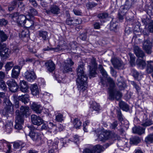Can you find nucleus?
I'll list each match as a JSON object with an SVG mask.
<instances>
[{
	"label": "nucleus",
	"instance_id": "obj_54",
	"mask_svg": "<svg viewBox=\"0 0 153 153\" xmlns=\"http://www.w3.org/2000/svg\"><path fill=\"white\" fill-rule=\"evenodd\" d=\"M98 137V139L100 141H105L106 140L103 132L100 134Z\"/></svg>",
	"mask_w": 153,
	"mask_h": 153
},
{
	"label": "nucleus",
	"instance_id": "obj_21",
	"mask_svg": "<svg viewBox=\"0 0 153 153\" xmlns=\"http://www.w3.org/2000/svg\"><path fill=\"white\" fill-rule=\"evenodd\" d=\"M20 70V68L19 66H14L12 71V77L13 78H17L19 74Z\"/></svg>",
	"mask_w": 153,
	"mask_h": 153
},
{
	"label": "nucleus",
	"instance_id": "obj_42",
	"mask_svg": "<svg viewBox=\"0 0 153 153\" xmlns=\"http://www.w3.org/2000/svg\"><path fill=\"white\" fill-rule=\"evenodd\" d=\"M118 27V25L116 24V22H114L112 21L110 23V28L111 30H115L117 29Z\"/></svg>",
	"mask_w": 153,
	"mask_h": 153
},
{
	"label": "nucleus",
	"instance_id": "obj_45",
	"mask_svg": "<svg viewBox=\"0 0 153 153\" xmlns=\"http://www.w3.org/2000/svg\"><path fill=\"white\" fill-rule=\"evenodd\" d=\"M25 145V143H23L21 141H19V142L15 143L13 144V146L14 148L17 149L19 148L20 147H23Z\"/></svg>",
	"mask_w": 153,
	"mask_h": 153
},
{
	"label": "nucleus",
	"instance_id": "obj_43",
	"mask_svg": "<svg viewBox=\"0 0 153 153\" xmlns=\"http://www.w3.org/2000/svg\"><path fill=\"white\" fill-rule=\"evenodd\" d=\"M130 57V63L131 66L135 65V57L133 54L131 53L129 54Z\"/></svg>",
	"mask_w": 153,
	"mask_h": 153
},
{
	"label": "nucleus",
	"instance_id": "obj_58",
	"mask_svg": "<svg viewBox=\"0 0 153 153\" xmlns=\"http://www.w3.org/2000/svg\"><path fill=\"white\" fill-rule=\"evenodd\" d=\"M82 22V20L80 18L74 19L73 25L81 24Z\"/></svg>",
	"mask_w": 153,
	"mask_h": 153
},
{
	"label": "nucleus",
	"instance_id": "obj_6",
	"mask_svg": "<svg viewBox=\"0 0 153 153\" xmlns=\"http://www.w3.org/2000/svg\"><path fill=\"white\" fill-rule=\"evenodd\" d=\"M28 127L30 130L29 136L34 141H38L41 140L40 134L37 132L32 131L36 130V128L32 125L28 126Z\"/></svg>",
	"mask_w": 153,
	"mask_h": 153
},
{
	"label": "nucleus",
	"instance_id": "obj_36",
	"mask_svg": "<svg viewBox=\"0 0 153 153\" xmlns=\"http://www.w3.org/2000/svg\"><path fill=\"white\" fill-rule=\"evenodd\" d=\"M145 142L147 144L152 143L153 142V134H150L148 135L145 138Z\"/></svg>",
	"mask_w": 153,
	"mask_h": 153
},
{
	"label": "nucleus",
	"instance_id": "obj_20",
	"mask_svg": "<svg viewBox=\"0 0 153 153\" xmlns=\"http://www.w3.org/2000/svg\"><path fill=\"white\" fill-rule=\"evenodd\" d=\"M145 128L140 126H135L132 128L134 133L141 135L145 133Z\"/></svg>",
	"mask_w": 153,
	"mask_h": 153
},
{
	"label": "nucleus",
	"instance_id": "obj_53",
	"mask_svg": "<svg viewBox=\"0 0 153 153\" xmlns=\"http://www.w3.org/2000/svg\"><path fill=\"white\" fill-rule=\"evenodd\" d=\"M97 5V4L94 2H89L86 4V6L88 9H91Z\"/></svg>",
	"mask_w": 153,
	"mask_h": 153
},
{
	"label": "nucleus",
	"instance_id": "obj_44",
	"mask_svg": "<svg viewBox=\"0 0 153 153\" xmlns=\"http://www.w3.org/2000/svg\"><path fill=\"white\" fill-rule=\"evenodd\" d=\"M117 115L118 119L121 122L123 120V115L120 110H117Z\"/></svg>",
	"mask_w": 153,
	"mask_h": 153
},
{
	"label": "nucleus",
	"instance_id": "obj_2",
	"mask_svg": "<svg viewBox=\"0 0 153 153\" xmlns=\"http://www.w3.org/2000/svg\"><path fill=\"white\" fill-rule=\"evenodd\" d=\"M107 80L110 85L108 88V99L111 100H113L115 99L117 100H119L122 97V94L114 88L115 85L114 81L110 77L108 78Z\"/></svg>",
	"mask_w": 153,
	"mask_h": 153
},
{
	"label": "nucleus",
	"instance_id": "obj_13",
	"mask_svg": "<svg viewBox=\"0 0 153 153\" xmlns=\"http://www.w3.org/2000/svg\"><path fill=\"white\" fill-rule=\"evenodd\" d=\"M152 43L148 39L145 41L143 43V48L148 54L152 53Z\"/></svg>",
	"mask_w": 153,
	"mask_h": 153
},
{
	"label": "nucleus",
	"instance_id": "obj_63",
	"mask_svg": "<svg viewBox=\"0 0 153 153\" xmlns=\"http://www.w3.org/2000/svg\"><path fill=\"white\" fill-rule=\"evenodd\" d=\"M118 125V122L117 121H115L113 123H111L110 126V127L112 129L115 128Z\"/></svg>",
	"mask_w": 153,
	"mask_h": 153
},
{
	"label": "nucleus",
	"instance_id": "obj_23",
	"mask_svg": "<svg viewBox=\"0 0 153 153\" xmlns=\"http://www.w3.org/2000/svg\"><path fill=\"white\" fill-rule=\"evenodd\" d=\"M47 69L50 72L53 71L55 68V65L52 61L49 60L45 63Z\"/></svg>",
	"mask_w": 153,
	"mask_h": 153
},
{
	"label": "nucleus",
	"instance_id": "obj_35",
	"mask_svg": "<svg viewBox=\"0 0 153 153\" xmlns=\"http://www.w3.org/2000/svg\"><path fill=\"white\" fill-rule=\"evenodd\" d=\"M152 124V121L151 120L146 119L143 120L141 125L143 127H146L151 126Z\"/></svg>",
	"mask_w": 153,
	"mask_h": 153
},
{
	"label": "nucleus",
	"instance_id": "obj_17",
	"mask_svg": "<svg viewBox=\"0 0 153 153\" xmlns=\"http://www.w3.org/2000/svg\"><path fill=\"white\" fill-rule=\"evenodd\" d=\"M20 90L22 92L26 93L28 91V86L27 82L24 80H20L19 83Z\"/></svg>",
	"mask_w": 153,
	"mask_h": 153
},
{
	"label": "nucleus",
	"instance_id": "obj_31",
	"mask_svg": "<svg viewBox=\"0 0 153 153\" xmlns=\"http://www.w3.org/2000/svg\"><path fill=\"white\" fill-rule=\"evenodd\" d=\"M13 126V124L12 123H9L6 124L4 129L7 133H10L12 131Z\"/></svg>",
	"mask_w": 153,
	"mask_h": 153
},
{
	"label": "nucleus",
	"instance_id": "obj_10",
	"mask_svg": "<svg viewBox=\"0 0 153 153\" xmlns=\"http://www.w3.org/2000/svg\"><path fill=\"white\" fill-rule=\"evenodd\" d=\"M19 111V116L23 119L25 116L27 117L30 114V109L28 106H22L20 108V111Z\"/></svg>",
	"mask_w": 153,
	"mask_h": 153
},
{
	"label": "nucleus",
	"instance_id": "obj_30",
	"mask_svg": "<svg viewBox=\"0 0 153 153\" xmlns=\"http://www.w3.org/2000/svg\"><path fill=\"white\" fill-rule=\"evenodd\" d=\"M136 64L138 67L141 69L144 68L146 65L145 61L139 59H137Z\"/></svg>",
	"mask_w": 153,
	"mask_h": 153
},
{
	"label": "nucleus",
	"instance_id": "obj_15",
	"mask_svg": "<svg viewBox=\"0 0 153 153\" xmlns=\"http://www.w3.org/2000/svg\"><path fill=\"white\" fill-rule=\"evenodd\" d=\"M25 76L28 81L32 82L36 78V76L33 71H27L25 73Z\"/></svg>",
	"mask_w": 153,
	"mask_h": 153
},
{
	"label": "nucleus",
	"instance_id": "obj_39",
	"mask_svg": "<svg viewBox=\"0 0 153 153\" xmlns=\"http://www.w3.org/2000/svg\"><path fill=\"white\" fill-rule=\"evenodd\" d=\"M109 16L108 14L106 12H103L99 13L97 17L100 19H105L107 18Z\"/></svg>",
	"mask_w": 153,
	"mask_h": 153
},
{
	"label": "nucleus",
	"instance_id": "obj_52",
	"mask_svg": "<svg viewBox=\"0 0 153 153\" xmlns=\"http://www.w3.org/2000/svg\"><path fill=\"white\" fill-rule=\"evenodd\" d=\"M26 25L28 27H31L34 25L33 21L27 18H26Z\"/></svg>",
	"mask_w": 153,
	"mask_h": 153
},
{
	"label": "nucleus",
	"instance_id": "obj_62",
	"mask_svg": "<svg viewBox=\"0 0 153 153\" xmlns=\"http://www.w3.org/2000/svg\"><path fill=\"white\" fill-rule=\"evenodd\" d=\"M131 84L134 86V87L136 89L137 91H138L140 90V87L134 81H132L131 82Z\"/></svg>",
	"mask_w": 153,
	"mask_h": 153
},
{
	"label": "nucleus",
	"instance_id": "obj_26",
	"mask_svg": "<svg viewBox=\"0 0 153 153\" xmlns=\"http://www.w3.org/2000/svg\"><path fill=\"white\" fill-rule=\"evenodd\" d=\"M140 139L139 137L134 136L130 139V143L133 145H137L140 141Z\"/></svg>",
	"mask_w": 153,
	"mask_h": 153
},
{
	"label": "nucleus",
	"instance_id": "obj_19",
	"mask_svg": "<svg viewBox=\"0 0 153 153\" xmlns=\"http://www.w3.org/2000/svg\"><path fill=\"white\" fill-rule=\"evenodd\" d=\"M134 51V53L138 57L143 58L145 56L144 52L138 46H135Z\"/></svg>",
	"mask_w": 153,
	"mask_h": 153
},
{
	"label": "nucleus",
	"instance_id": "obj_59",
	"mask_svg": "<svg viewBox=\"0 0 153 153\" xmlns=\"http://www.w3.org/2000/svg\"><path fill=\"white\" fill-rule=\"evenodd\" d=\"M29 10L30 11V13L32 15H36L37 14V12L36 10L32 7H30Z\"/></svg>",
	"mask_w": 153,
	"mask_h": 153
},
{
	"label": "nucleus",
	"instance_id": "obj_64",
	"mask_svg": "<svg viewBox=\"0 0 153 153\" xmlns=\"http://www.w3.org/2000/svg\"><path fill=\"white\" fill-rule=\"evenodd\" d=\"M49 129V127H48V126L45 124H43L42 125L41 128H40L41 130H48Z\"/></svg>",
	"mask_w": 153,
	"mask_h": 153
},
{
	"label": "nucleus",
	"instance_id": "obj_51",
	"mask_svg": "<svg viewBox=\"0 0 153 153\" xmlns=\"http://www.w3.org/2000/svg\"><path fill=\"white\" fill-rule=\"evenodd\" d=\"M74 19L73 18L71 17L67 18L66 21V24L70 25H73Z\"/></svg>",
	"mask_w": 153,
	"mask_h": 153
},
{
	"label": "nucleus",
	"instance_id": "obj_61",
	"mask_svg": "<svg viewBox=\"0 0 153 153\" xmlns=\"http://www.w3.org/2000/svg\"><path fill=\"white\" fill-rule=\"evenodd\" d=\"M91 66H90L91 67V68H97V65L96 62V61L95 59H93L91 60Z\"/></svg>",
	"mask_w": 153,
	"mask_h": 153
},
{
	"label": "nucleus",
	"instance_id": "obj_24",
	"mask_svg": "<svg viewBox=\"0 0 153 153\" xmlns=\"http://www.w3.org/2000/svg\"><path fill=\"white\" fill-rule=\"evenodd\" d=\"M5 48L4 50L0 51V56L3 59H6L8 57L10 54V51L8 48Z\"/></svg>",
	"mask_w": 153,
	"mask_h": 153
},
{
	"label": "nucleus",
	"instance_id": "obj_33",
	"mask_svg": "<svg viewBox=\"0 0 153 153\" xmlns=\"http://www.w3.org/2000/svg\"><path fill=\"white\" fill-rule=\"evenodd\" d=\"M95 153H100L103 151L104 148L100 145H97L92 148Z\"/></svg>",
	"mask_w": 153,
	"mask_h": 153
},
{
	"label": "nucleus",
	"instance_id": "obj_55",
	"mask_svg": "<svg viewBox=\"0 0 153 153\" xmlns=\"http://www.w3.org/2000/svg\"><path fill=\"white\" fill-rule=\"evenodd\" d=\"M48 127H49V129H52L53 128L55 130V133H56V127L55 125H54L53 123L50 122L48 124Z\"/></svg>",
	"mask_w": 153,
	"mask_h": 153
},
{
	"label": "nucleus",
	"instance_id": "obj_18",
	"mask_svg": "<svg viewBox=\"0 0 153 153\" xmlns=\"http://www.w3.org/2000/svg\"><path fill=\"white\" fill-rule=\"evenodd\" d=\"M111 62L114 67L117 68L119 69L122 67L123 64L122 61L117 58H114L111 60Z\"/></svg>",
	"mask_w": 153,
	"mask_h": 153
},
{
	"label": "nucleus",
	"instance_id": "obj_40",
	"mask_svg": "<svg viewBox=\"0 0 153 153\" xmlns=\"http://www.w3.org/2000/svg\"><path fill=\"white\" fill-rule=\"evenodd\" d=\"M73 124L74 127L76 128H79L81 126L82 123L78 118H76L74 121Z\"/></svg>",
	"mask_w": 153,
	"mask_h": 153
},
{
	"label": "nucleus",
	"instance_id": "obj_41",
	"mask_svg": "<svg viewBox=\"0 0 153 153\" xmlns=\"http://www.w3.org/2000/svg\"><path fill=\"white\" fill-rule=\"evenodd\" d=\"M0 88L2 90L6 91L7 90V87L4 82L3 80H0Z\"/></svg>",
	"mask_w": 153,
	"mask_h": 153
},
{
	"label": "nucleus",
	"instance_id": "obj_22",
	"mask_svg": "<svg viewBox=\"0 0 153 153\" xmlns=\"http://www.w3.org/2000/svg\"><path fill=\"white\" fill-rule=\"evenodd\" d=\"M31 108L36 113L40 114L42 112V107L40 105L35 102H33L31 106Z\"/></svg>",
	"mask_w": 153,
	"mask_h": 153
},
{
	"label": "nucleus",
	"instance_id": "obj_11",
	"mask_svg": "<svg viewBox=\"0 0 153 153\" xmlns=\"http://www.w3.org/2000/svg\"><path fill=\"white\" fill-rule=\"evenodd\" d=\"M31 118V122L34 125L39 126L43 123L44 120L39 116L32 114Z\"/></svg>",
	"mask_w": 153,
	"mask_h": 153
},
{
	"label": "nucleus",
	"instance_id": "obj_34",
	"mask_svg": "<svg viewBox=\"0 0 153 153\" xmlns=\"http://www.w3.org/2000/svg\"><path fill=\"white\" fill-rule=\"evenodd\" d=\"M120 107L123 111H128L129 110L128 105L125 102L121 101L119 103Z\"/></svg>",
	"mask_w": 153,
	"mask_h": 153
},
{
	"label": "nucleus",
	"instance_id": "obj_7",
	"mask_svg": "<svg viewBox=\"0 0 153 153\" xmlns=\"http://www.w3.org/2000/svg\"><path fill=\"white\" fill-rule=\"evenodd\" d=\"M74 64V62L70 58H68L64 62L62 70L64 73H67L72 71L71 66Z\"/></svg>",
	"mask_w": 153,
	"mask_h": 153
},
{
	"label": "nucleus",
	"instance_id": "obj_37",
	"mask_svg": "<svg viewBox=\"0 0 153 153\" xmlns=\"http://www.w3.org/2000/svg\"><path fill=\"white\" fill-rule=\"evenodd\" d=\"M0 143H2L3 146H6L7 147V149L6 153H9L11 149V146L9 144L8 142L4 140H1L0 141Z\"/></svg>",
	"mask_w": 153,
	"mask_h": 153
},
{
	"label": "nucleus",
	"instance_id": "obj_57",
	"mask_svg": "<svg viewBox=\"0 0 153 153\" xmlns=\"http://www.w3.org/2000/svg\"><path fill=\"white\" fill-rule=\"evenodd\" d=\"M120 10V13H119L118 14V18L119 20L121 22H122V20L123 19V15H124L126 13H125L124 14H123V10H122L121 8Z\"/></svg>",
	"mask_w": 153,
	"mask_h": 153
},
{
	"label": "nucleus",
	"instance_id": "obj_3",
	"mask_svg": "<svg viewBox=\"0 0 153 153\" xmlns=\"http://www.w3.org/2000/svg\"><path fill=\"white\" fill-rule=\"evenodd\" d=\"M9 17L11 18L12 21L18 25H24L26 23L27 17L23 15H19L17 12L10 14Z\"/></svg>",
	"mask_w": 153,
	"mask_h": 153
},
{
	"label": "nucleus",
	"instance_id": "obj_1",
	"mask_svg": "<svg viewBox=\"0 0 153 153\" xmlns=\"http://www.w3.org/2000/svg\"><path fill=\"white\" fill-rule=\"evenodd\" d=\"M77 78L76 80L77 88L80 92L85 90L87 87L86 85L88 77L84 74V65L83 64L79 65L76 69Z\"/></svg>",
	"mask_w": 153,
	"mask_h": 153
},
{
	"label": "nucleus",
	"instance_id": "obj_47",
	"mask_svg": "<svg viewBox=\"0 0 153 153\" xmlns=\"http://www.w3.org/2000/svg\"><path fill=\"white\" fill-rule=\"evenodd\" d=\"M29 33V31L27 29H24L21 32L19 33V35L20 37H25Z\"/></svg>",
	"mask_w": 153,
	"mask_h": 153
},
{
	"label": "nucleus",
	"instance_id": "obj_46",
	"mask_svg": "<svg viewBox=\"0 0 153 153\" xmlns=\"http://www.w3.org/2000/svg\"><path fill=\"white\" fill-rule=\"evenodd\" d=\"M96 68H91V67H90V74H89V77L91 78V77H95V76L96 75Z\"/></svg>",
	"mask_w": 153,
	"mask_h": 153
},
{
	"label": "nucleus",
	"instance_id": "obj_38",
	"mask_svg": "<svg viewBox=\"0 0 153 153\" xmlns=\"http://www.w3.org/2000/svg\"><path fill=\"white\" fill-rule=\"evenodd\" d=\"M8 36L2 30H0V39L2 41H5L7 39Z\"/></svg>",
	"mask_w": 153,
	"mask_h": 153
},
{
	"label": "nucleus",
	"instance_id": "obj_12",
	"mask_svg": "<svg viewBox=\"0 0 153 153\" xmlns=\"http://www.w3.org/2000/svg\"><path fill=\"white\" fill-rule=\"evenodd\" d=\"M60 9L59 7L56 5H51L49 9L46 10L45 12L48 14H53L55 15H57L60 13Z\"/></svg>",
	"mask_w": 153,
	"mask_h": 153
},
{
	"label": "nucleus",
	"instance_id": "obj_60",
	"mask_svg": "<svg viewBox=\"0 0 153 153\" xmlns=\"http://www.w3.org/2000/svg\"><path fill=\"white\" fill-rule=\"evenodd\" d=\"M83 153H95L92 148H86L84 149Z\"/></svg>",
	"mask_w": 153,
	"mask_h": 153
},
{
	"label": "nucleus",
	"instance_id": "obj_32",
	"mask_svg": "<svg viewBox=\"0 0 153 153\" xmlns=\"http://www.w3.org/2000/svg\"><path fill=\"white\" fill-rule=\"evenodd\" d=\"M153 62L152 61H147L146 71L148 73H151L153 71Z\"/></svg>",
	"mask_w": 153,
	"mask_h": 153
},
{
	"label": "nucleus",
	"instance_id": "obj_27",
	"mask_svg": "<svg viewBox=\"0 0 153 153\" xmlns=\"http://www.w3.org/2000/svg\"><path fill=\"white\" fill-rule=\"evenodd\" d=\"M30 89L33 95L35 96L39 94V90L36 85H32Z\"/></svg>",
	"mask_w": 153,
	"mask_h": 153
},
{
	"label": "nucleus",
	"instance_id": "obj_29",
	"mask_svg": "<svg viewBox=\"0 0 153 153\" xmlns=\"http://www.w3.org/2000/svg\"><path fill=\"white\" fill-rule=\"evenodd\" d=\"M29 96L28 94H26L19 97V100L25 104L29 101Z\"/></svg>",
	"mask_w": 153,
	"mask_h": 153
},
{
	"label": "nucleus",
	"instance_id": "obj_50",
	"mask_svg": "<svg viewBox=\"0 0 153 153\" xmlns=\"http://www.w3.org/2000/svg\"><path fill=\"white\" fill-rule=\"evenodd\" d=\"M13 64L12 62L7 63L5 65V69L7 71L10 70L13 66Z\"/></svg>",
	"mask_w": 153,
	"mask_h": 153
},
{
	"label": "nucleus",
	"instance_id": "obj_28",
	"mask_svg": "<svg viewBox=\"0 0 153 153\" xmlns=\"http://www.w3.org/2000/svg\"><path fill=\"white\" fill-rule=\"evenodd\" d=\"M90 108L92 111H98L100 110V105L95 102H92L91 104Z\"/></svg>",
	"mask_w": 153,
	"mask_h": 153
},
{
	"label": "nucleus",
	"instance_id": "obj_56",
	"mask_svg": "<svg viewBox=\"0 0 153 153\" xmlns=\"http://www.w3.org/2000/svg\"><path fill=\"white\" fill-rule=\"evenodd\" d=\"M8 23V21L4 19H0V26H5Z\"/></svg>",
	"mask_w": 153,
	"mask_h": 153
},
{
	"label": "nucleus",
	"instance_id": "obj_49",
	"mask_svg": "<svg viewBox=\"0 0 153 153\" xmlns=\"http://www.w3.org/2000/svg\"><path fill=\"white\" fill-rule=\"evenodd\" d=\"M55 120L58 122H61L63 120V115L60 113H58L56 116Z\"/></svg>",
	"mask_w": 153,
	"mask_h": 153
},
{
	"label": "nucleus",
	"instance_id": "obj_48",
	"mask_svg": "<svg viewBox=\"0 0 153 153\" xmlns=\"http://www.w3.org/2000/svg\"><path fill=\"white\" fill-rule=\"evenodd\" d=\"M17 4V2L16 1H13L11 4L9 5L8 7V9L9 11L13 10L16 7Z\"/></svg>",
	"mask_w": 153,
	"mask_h": 153
},
{
	"label": "nucleus",
	"instance_id": "obj_16",
	"mask_svg": "<svg viewBox=\"0 0 153 153\" xmlns=\"http://www.w3.org/2000/svg\"><path fill=\"white\" fill-rule=\"evenodd\" d=\"M103 133L106 140L110 138H113L115 140L118 139L119 138L118 135L114 132L109 131H106L103 132Z\"/></svg>",
	"mask_w": 153,
	"mask_h": 153
},
{
	"label": "nucleus",
	"instance_id": "obj_25",
	"mask_svg": "<svg viewBox=\"0 0 153 153\" xmlns=\"http://www.w3.org/2000/svg\"><path fill=\"white\" fill-rule=\"evenodd\" d=\"M38 33V36L39 38H41L43 41H46L48 39V32L47 31L41 30L39 31Z\"/></svg>",
	"mask_w": 153,
	"mask_h": 153
},
{
	"label": "nucleus",
	"instance_id": "obj_9",
	"mask_svg": "<svg viewBox=\"0 0 153 153\" xmlns=\"http://www.w3.org/2000/svg\"><path fill=\"white\" fill-rule=\"evenodd\" d=\"M6 83L9 90L11 91L15 92L17 91L19 88V86L14 80L11 79L8 80Z\"/></svg>",
	"mask_w": 153,
	"mask_h": 153
},
{
	"label": "nucleus",
	"instance_id": "obj_4",
	"mask_svg": "<svg viewBox=\"0 0 153 153\" xmlns=\"http://www.w3.org/2000/svg\"><path fill=\"white\" fill-rule=\"evenodd\" d=\"M3 105L4 107L2 111V113L3 115H7L8 114L13 111V107L8 99L6 98L4 99Z\"/></svg>",
	"mask_w": 153,
	"mask_h": 153
},
{
	"label": "nucleus",
	"instance_id": "obj_5",
	"mask_svg": "<svg viewBox=\"0 0 153 153\" xmlns=\"http://www.w3.org/2000/svg\"><path fill=\"white\" fill-rule=\"evenodd\" d=\"M16 124L14 126L15 128L18 130L22 129V125L24 123V119L19 116V111L18 110L16 111Z\"/></svg>",
	"mask_w": 153,
	"mask_h": 153
},
{
	"label": "nucleus",
	"instance_id": "obj_14",
	"mask_svg": "<svg viewBox=\"0 0 153 153\" xmlns=\"http://www.w3.org/2000/svg\"><path fill=\"white\" fill-rule=\"evenodd\" d=\"M65 42L64 41H60L59 43V45L57 47L54 48H50L48 46L47 48L43 49L44 51H48L49 50H53L55 52H57L61 51L63 48L62 47L65 45Z\"/></svg>",
	"mask_w": 153,
	"mask_h": 153
},
{
	"label": "nucleus",
	"instance_id": "obj_8",
	"mask_svg": "<svg viewBox=\"0 0 153 153\" xmlns=\"http://www.w3.org/2000/svg\"><path fill=\"white\" fill-rule=\"evenodd\" d=\"M136 1V0H126L124 5L122 6L120 8L122 10H123V14L126 13L129 9L133 7Z\"/></svg>",
	"mask_w": 153,
	"mask_h": 153
}]
</instances>
